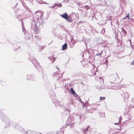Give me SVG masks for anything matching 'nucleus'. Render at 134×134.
<instances>
[{
	"mask_svg": "<svg viewBox=\"0 0 134 134\" xmlns=\"http://www.w3.org/2000/svg\"><path fill=\"white\" fill-rule=\"evenodd\" d=\"M0 118L5 123V127H7L10 124V121L9 118L0 110Z\"/></svg>",
	"mask_w": 134,
	"mask_h": 134,
	"instance_id": "obj_1",
	"label": "nucleus"
},
{
	"mask_svg": "<svg viewBox=\"0 0 134 134\" xmlns=\"http://www.w3.org/2000/svg\"><path fill=\"white\" fill-rule=\"evenodd\" d=\"M61 17L65 19L67 21L71 22L72 21L71 18L68 16L66 13H64L60 15Z\"/></svg>",
	"mask_w": 134,
	"mask_h": 134,
	"instance_id": "obj_2",
	"label": "nucleus"
},
{
	"mask_svg": "<svg viewBox=\"0 0 134 134\" xmlns=\"http://www.w3.org/2000/svg\"><path fill=\"white\" fill-rule=\"evenodd\" d=\"M42 15L41 13L39 12H36L34 18L37 21H38Z\"/></svg>",
	"mask_w": 134,
	"mask_h": 134,
	"instance_id": "obj_3",
	"label": "nucleus"
},
{
	"mask_svg": "<svg viewBox=\"0 0 134 134\" xmlns=\"http://www.w3.org/2000/svg\"><path fill=\"white\" fill-rule=\"evenodd\" d=\"M52 76L53 78L57 80L59 79L60 77L59 73L58 72H56L53 73Z\"/></svg>",
	"mask_w": 134,
	"mask_h": 134,
	"instance_id": "obj_4",
	"label": "nucleus"
},
{
	"mask_svg": "<svg viewBox=\"0 0 134 134\" xmlns=\"http://www.w3.org/2000/svg\"><path fill=\"white\" fill-rule=\"evenodd\" d=\"M110 82L111 83H113L116 79V76L115 75H112L109 77Z\"/></svg>",
	"mask_w": 134,
	"mask_h": 134,
	"instance_id": "obj_5",
	"label": "nucleus"
},
{
	"mask_svg": "<svg viewBox=\"0 0 134 134\" xmlns=\"http://www.w3.org/2000/svg\"><path fill=\"white\" fill-rule=\"evenodd\" d=\"M27 80H31L34 81V75H27Z\"/></svg>",
	"mask_w": 134,
	"mask_h": 134,
	"instance_id": "obj_6",
	"label": "nucleus"
},
{
	"mask_svg": "<svg viewBox=\"0 0 134 134\" xmlns=\"http://www.w3.org/2000/svg\"><path fill=\"white\" fill-rule=\"evenodd\" d=\"M122 96L125 98H128L129 97V94L127 92L125 91L123 93L121 94Z\"/></svg>",
	"mask_w": 134,
	"mask_h": 134,
	"instance_id": "obj_7",
	"label": "nucleus"
},
{
	"mask_svg": "<svg viewBox=\"0 0 134 134\" xmlns=\"http://www.w3.org/2000/svg\"><path fill=\"white\" fill-rule=\"evenodd\" d=\"M13 126L14 127L19 131H20L22 129L21 127L19 126L18 125L16 124V123H14V125Z\"/></svg>",
	"mask_w": 134,
	"mask_h": 134,
	"instance_id": "obj_8",
	"label": "nucleus"
},
{
	"mask_svg": "<svg viewBox=\"0 0 134 134\" xmlns=\"http://www.w3.org/2000/svg\"><path fill=\"white\" fill-rule=\"evenodd\" d=\"M98 83L99 84V85L96 86V87L97 88L99 89L100 91H101L102 90L103 88H103L101 86V84L99 81L98 82Z\"/></svg>",
	"mask_w": 134,
	"mask_h": 134,
	"instance_id": "obj_9",
	"label": "nucleus"
},
{
	"mask_svg": "<svg viewBox=\"0 0 134 134\" xmlns=\"http://www.w3.org/2000/svg\"><path fill=\"white\" fill-rule=\"evenodd\" d=\"M68 45L67 43H65L62 46V49L63 50H65L67 48Z\"/></svg>",
	"mask_w": 134,
	"mask_h": 134,
	"instance_id": "obj_10",
	"label": "nucleus"
},
{
	"mask_svg": "<svg viewBox=\"0 0 134 134\" xmlns=\"http://www.w3.org/2000/svg\"><path fill=\"white\" fill-rule=\"evenodd\" d=\"M36 64H33L37 68L40 67V64L36 60Z\"/></svg>",
	"mask_w": 134,
	"mask_h": 134,
	"instance_id": "obj_11",
	"label": "nucleus"
},
{
	"mask_svg": "<svg viewBox=\"0 0 134 134\" xmlns=\"http://www.w3.org/2000/svg\"><path fill=\"white\" fill-rule=\"evenodd\" d=\"M24 37L26 40H27L30 38V36L28 34H24Z\"/></svg>",
	"mask_w": 134,
	"mask_h": 134,
	"instance_id": "obj_12",
	"label": "nucleus"
},
{
	"mask_svg": "<svg viewBox=\"0 0 134 134\" xmlns=\"http://www.w3.org/2000/svg\"><path fill=\"white\" fill-rule=\"evenodd\" d=\"M70 91L74 95L75 94H76L75 92L74 91L73 88H71L70 89Z\"/></svg>",
	"mask_w": 134,
	"mask_h": 134,
	"instance_id": "obj_13",
	"label": "nucleus"
},
{
	"mask_svg": "<svg viewBox=\"0 0 134 134\" xmlns=\"http://www.w3.org/2000/svg\"><path fill=\"white\" fill-rule=\"evenodd\" d=\"M99 53H97L96 54V55L97 56H98L99 55H102V53L103 52V51H101L100 52H99V51H98Z\"/></svg>",
	"mask_w": 134,
	"mask_h": 134,
	"instance_id": "obj_14",
	"label": "nucleus"
},
{
	"mask_svg": "<svg viewBox=\"0 0 134 134\" xmlns=\"http://www.w3.org/2000/svg\"><path fill=\"white\" fill-rule=\"evenodd\" d=\"M100 116L101 117H103L105 116V114L104 113H99Z\"/></svg>",
	"mask_w": 134,
	"mask_h": 134,
	"instance_id": "obj_15",
	"label": "nucleus"
},
{
	"mask_svg": "<svg viewBox=\"0 0 134 134\" xmlns=\"http://www.w3.org/2000/svg\"><path fill=\"white\" fill-rule=\"evenodd\" d=\"M93 70H94V71H92V72H93L94 75H95L96 74V72H94V71H96V72L97 71V68H94Z\"/></svg>",
	"mask_w": 134,
	"mask_h": 134,
	"instance_id": "obj_16",
	"label": "nucleus"
},
{
	"mask_svg": "<svg viewBox=\"0 0 134 134\" xmlns=\"http://www.w3.org/2000/svg\"><path fill=\"white\" fill-rule=\"evenodd\" d=\"M105 97H100V100H103L105 99Z\"/></svg>",
	"mask_w": 134,
	"mask_h": 134,
	"instance_id": "obj_17",
	"label": "nucleus"
},
{
	"mask_svg": "<svg viewBox=\"0 0 134 134\" xmlns=\"http://www.w3.org/2000/svg\"><path fill=\"white\" fill-rule=\"evenodd\" d=\"M39 49H41L40 50H43L44 49V46H39Z\"/></svg>",
	"mask_w": 134,
	"mask_h": 134,
	"instance_id": "obj_18",
	"label": "nucleus"
},
{
	"mask_svg": "<svg viewBox=\"0 0 134 134\" xmlns=\"http://www.w3.org/2000/svg\"><path fill=\"white\" fill-rule=\"evenodd\" d=\"M122 30L124 34H125L126 33V31L123 28H122Z\"/></svg>",
	"mask_w": 134,
	"mask_h": 134,
	"instance_id": "obj_19",
	"label": "nucleus"
},
{
	"mask_svg": "<svg viewBox=\"0 0 134 134\" xmlns=\"http://www.w3.org/2000/svg\"><path fill=\"white\" fill-rule=\"evenodd\" d=\"M70 127L71 128H74V124L73 123H71L70 125Z\"/></svg>",
	"mask_w": 134,
	"mask_h": 134,
	"instance_id": "obj_20",
	"label": "nucleus"
},
{
	"mask_svg": "<svg viewBox=\"0 0 134 134\" xmlns=\"http://www.w3.org/2000/svg\"><path fill=\"white\" fill-rule=\"evenodd\" d=\"M126 17L128 18L127 20H129V19L130 16L129 15V13H128V14L127 15Z\"/></svg>",
	"mask_w": 134,
	"mask_h": 134,
	"instance_id": "obj_21",
	"label": "nucleus"
},
{
	"mask_svg": "<svg viewBox=\"0 0 134 134\" xmlns=\"http://www.w3.org/2000/svg\"><path fill=\"white\" fill-rule=\"evenodd\" d=\"M34 132V131H31V130H28L27 132L28 133H31V132H32V133H33Z\"/></svg>",
	"mask_w": 134,
	"mask_h": 134,
	"instance_id": "obj_22",
	"label": "nucleus"
},
{
	"mask_svg": "<svg viewBox=\"0 0 134 134\" xmlns=\"http://www.w3.org/2000/svg\"><path fill=\"white\" fill-rule=\"evenodd\" d=\"M105 63L106 65L107 66L108 63V62L107 60H105Z\"/></svg>",
	"mask_w": 134,
	"mask_h": 134,
	"instance_id": "obj_23",
	"label": "nucleus"
},
{
	"mask_svg": "<svg viewBox=\"0 0 134 134\" xmlns=\"http://www.w3.org/2000/svg\"><path fill=\"white\" fill-rule=\"evenodd\" d=\"M85 7L87 9V10L89 9H90V7L86 5L85 6Z\"/></svg>",
	"mask_w": 134,
	"mask_h": 134,
	"instance_id": "obj_24",
	"label": "nucleus"
},
{
	"mask_svg": "<svg viewBox=\"0 0 134 134\" xmlns=\"http://www.w3.org/2000/svg\"><path fill=\"white\" fill-rule=\"evenodd\" d=\"M22 30L23 32H25L26 31V29L25 28H24V27H22Z\"/></svg>",
	"mask_w": 134,
	"mask_h": 134,
	"instance_id": "obj_25",
	"label": "nucleus"
},
{
	"mask_svg": "<svg viewBox=\"0 0 134 134\" xmlns=\"http://www.w3.org/2000/svg\"><path fill=\"white\" fill-rule=\"evenodd\" d=\"M21 26H22V27H24V25L23 23L22 22L21 23Z\"/></svg>",
	"mask_w": 134,
	"mask_h": 134,
	"instance_id": "obj_26",
	"label": "nucleus"
},
{
	"mask_svg": "<svg viewBox=\"0 0 134 134\" xmlns=\"http://www.w3.org/2000/svg\"><path fill=\"white\" fill-rule=\"evenodd\" d=\"M37 0V1L39 3H40V4H41L42 3L41 2H40V0Z\"/></svg>",
	"mask_w": 134,
	"mask_h": 134,
	"instance_id": "obj_27",
	"label": "nucleus"
},
{
	"mask_svg": "<svg viewBox=\"0 0 134 134\" xmlns=\"http://www.w3.org/2000/svg\"><path fill=\"white\" fill-rule=\"evenodd\" d=\"M88 129V127H87L85 130V131H84V133H85L86 131Z\"/></svg>",
	"mask_w": 134,
	"mask_h": 134,
	"instance_id": "obj_28",
	"label": "nucleus"
},
{
	"mask_svg": "<svg viewBox=\"0 0 134 134\" xmlns=\"http://www.w3.org/2000/svg\"><path fill=\"white\" fill-rule=\"evenodd\" d=\"M62 5L60 3L59 5L58 6V7H61Z\"/></svg>",
	"mask_w": 134,
	"mask_h": 134,
	"instance_id": "obj_29",
	"label": "nucleus"
},
{
	"mask_svg": "<svg viewBox=\"0 0 134 134\" xmlns=\"http://www.w3.org/2000/svg\"><path fill=\"white\" fill-rule=\"evenodd\" d=\"M53 62H54L55 60V59L54 58H53Z\"/></svg>",
	"mask_w": 134,
	"mask_h": 134,
	"instance_id": "obj_30",
	"label": "nucleus"
},
{
	"mask_svg": "<svg viewBox=\"0 0 134 134\" xmlns=\"http://www.w3.org/2000/svg\"><path fill=\"white\" fill-rule=\"evenodd\" d=\"M68 1V0H63V1L64 2H67Z\"/></svg>",
	"mask_w": 134,
	"mask_h": 134,
	"instance_id": "obj_31",
	"label": "nucleus"
},
{
	"mask_svg": "<svg viewBox=\"0 0 134 134\" xmlns=\"http://www.w3.org/2000/svg\"><path fill=\"white\" fill-rule=\"evenodd\" d=\"M132 19V21L134 22V19H132V18H131Z\"/></svg>",
	"mask_w": 134,
	"mask_h": 134,
	"instance_id": "obj_32",
	"label": "nucleus"
},
{
	"mask_svg": "<svg viewBox=\"0 0 134 134\" xmlns=\"http://www.w3.org/2000/svg\"><path fill=\"white\" fill-rule=\"evenodd\" d=\"M89 111V113H93V111Z\"/></svg>",
	"mask_w": 134,
	"mask_h": 134,
	"instance_id": "obj_33",
	"label": "nucleus"
},
{
	"mask_svg": "<svg viewBox=\"0 0 134 134\" xmlns=\"http://www.w3.org/2000/svg\"><path fill=\"white\" fill-rule=\"evenodd\" d=\"M56 68L58 69V70H59V69L57 66L56 67Z\"/></svg>",
	"mask_w": 134,
	"mask_h": 134,
	"instance_id": "obj_34",
	"label": "nucleus"
},
{
	"mask_svg": "<svg viewBox=\"0 0 134 134\" xmlns=\"http://www.w3.org/2000/svg\"><path fill=\"white\" fill-rule=\"evenodd\" d=\"M96 108H95L94 109V110H96Z\"/></svg>",
	"mask_w": 134,
	"mask_h": 134,
	"instance_id": "obj_35",
	"label": "nucleus"
},
{
	"mask_svg": "<svg viewBox=\"0 0 134 134\" xmlns=\"http://www.w3.org/2000/svg\"><path fill=\"white\" fill-rule=\"evenodd\" d=\"M46 4H48V3H46V2H44Z\"/></svg>",
	"mask_w": 134,
	"mask_h": 134,
	"instance_id": "obj_36",
	"label": "nucleus"
},
{
	"mask_svg": "<svg viewBox=\"0 0 134 134\" xmlns=\"http://www.w3.org/2000/svg\"><path fill=\"white\" fill-rule=\"evenodd\" d=\"M54 7V6H53V7H52V8H53Z\"/></svg>",
	"mask_w": 134,
	"mask_h": 134,
	"instance_id": "obj_37",
	"label": "nucleus"
},
{
	"mask_svg": "<svg viewBox=\"0 0 134 134\" xmlns=\"http://www.w3.org/2000/svg\"><path fill=\"white\" fill-rule=\"evenodd\" d=\"M53 100V103H54V101L53 100Z\"/></svg>",
	"mask_w": 134,
	"mask_h": 134,
	"instance_id": "obj_38",
	"label": "nucleus"
},
{
	"mask_svg": "<svg viewBox=\"0 0 134 134\" xmlns=\"http://www.w3.org/2000/svg\"><path fill=\"white\" fill-rule=\"evenodd\" d=\"M64 131H63V134L64 133Z\"/></svg>",
	"mask_w": 134,
	"mask_h": 134,
	"instance_id": "obj_39",
	"label": "nucleus"
},
{
	"mask_svg": "<svg viewBox=\"0 0 134 134\" xmlns=\"http://www.w3.org/2000/svg\"><path fill=\"white\" fill-rule=\"evenodd\" d=\"M101 78V77H99V79H100Z\"/></svg>",
	"mask_w": 134,
	"mask_h": 134,
	"instance_id": "obj_40",
	"label": "nucleus"
},
{
	"mask_svg": "<svg viewBox=\"0 0 134 134\" xmlns=\"http://www.w3.org/2000/svg\"><path fill=\"white\" fill-rule=\"evenodd\" d=\"M79 99H80V100H81V98L80 97H79Z\"/></svg>",
	"mask_w": 134,
	"mask_h": 134,
	"instance_id": "obj_41",
	"label": "nucleus"
},
{
	"mask_svg": "<svg viewBox=\"0 0 134 134\" xmlns=\"http://www.w3.org/2000/svg\"><path fill=\"white\" fill-rule=\"evenodd\" d=\"M133 100H132V101H131V102H133Z\"/></svg>",
	"mask_w": 134,
	"mask_h": 134,
	"instance_id": "obj_42",
	"label": "nucleus"
},
{
	"mask_svg": "<svg viewBox=\"0 0 134 134\" xmlns=\"http://www.w3.org/2000/svg\"><path fill=\"white\" fill-rule=\"evenodd\" d=\"M115 124H117V123H115Z\"/></svg>",
	"mask_w": 134,
	"mask_h": 134,
	"instance_id": "obj_43",
	"label": "nucleus"
},
{
	"mask_svg": "<svg viewBox=\"0 0 134 134\" xmlns=\"http://www.w3.org/2000/svg\"><path fill=\"white\" fill-rule=\"evenodd\" d=\"M3 83H5V82H3Z\"/></svg>",
	"mask_w": 134,
	"mask_h": 134,
	"instance_id": "obj_44",
	"label": "nucleus"
},
{
	"mask_svg": "<svg viewBox=\"0 0 134 134\" xmlns=\"http://www.w3.org/2000/svg\"><path fill=\"white\" fill-rule=\"evenodd\" d=\"M68 111H69V112H70V110H68Z\"/></svg>",
	"mask_w": 134,
	"mask_h": 134,
	"instance_id": "obj_45",
	"label": "nucleus"
},
{
	"mask_svg": "<svg viewBox=\"0 0 134 134\" xmlns=\"http://www.w3.org/2000/svg\"><path fill=\"white\" fill-rule=\"evenodd\" d=\"M19 48H20V46H19Z\"/></svg>",
	"mask_w": 134,
	"mask_h": 134,
	"instance_id": "obj_46",
	"label": "nucleus"
},
{
	"mask_svg": "<svg viewBox=\"0 0 134 134\" xmlns=\"http://www.w3.org/2000/svg\"><path fill=\"white\" fill-rule=\"evenodd\" d=\"M80 118H81V116H80Z\"/></svg>",
	"mask_w": 134,
	"mask_h": 134,
	"instance_id": "obj_47",
	"label": "nucleus"
},
{
	"mask_svg": "<svg viewBox=\"0 0 134 134\" xmlns=\"http://www.w3.org/2000/svg\"><path fill=\"white\" fill-rule=\"evenodd\" d=\"M105 3H106V2H105Z\"/></svg>",
	"mask_w": 134,
	"mask_h": 134,
	"instance_id": "obj_48",
	"label": "nucleus"
}]
</instances>
